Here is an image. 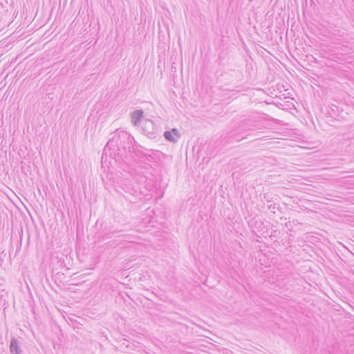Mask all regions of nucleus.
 Here are the masks:
<instances>
[{
    "mask_svg": "<svg viewBox=\"0 0 354 354\" xmlns=\"http://www.w3.org/2000/svg\"><path fill=\"white\" fill-rule=\"evenodd\" d=\"M141 129L142 133L147 136L151 138L157 133L158 128L154 122L148 119H145L141 121Z\"/></svg>",
    "mask_w": 354,
    "mask_h": 354,
    "instance_id": "f257e3e1",
    "label": "nucleus"
},
{
    "mask_svg": "<svg viewBox=\"0 0 354 354\" xmlns=\"http://www.w3.org/2000/svg\"><path fill=\"white\" fill-rule=\"evenodd\" d=\"M10 354H23L20 344L17 338L12 337L10 343Z\"/></svg>",
    "mask_w": 354,
    "mask_h": 354,
    "instance_id": "f03ea898",
    "label": "nucleus"
},
{
    "mask_svg": "<svg viewBox=\"0 0 354 354\" xmlns=\"http://www.w3.org/2000/svg\"><path fill=\"white\" fill-rule=\"evenodd\" d=\"M143 116V111L142 110H136L131 114V121L133 125H141L142 118Z\"/></svg>",
    "mask_w": 354,
    "mask_h": 354,
    "instance_id": "7ed1b4c3",
    "label": "nucleus"
},
{
    "mask_svg": "<svg viewBox=\"0 0 354 354\" xmlns=\"http://www.w3.org/2000/svg\"><path fill=\"white\" fill-rule=\"evenodd\" d=\"M125 192L130 194L131 196L135 197H140V192L138 189H136L131 185H126L125 188H123Z\"/></svg>",
    "mask_w": 354,
    "mask_h": 354,
    "instance_id": "20e7f679",
    "label": "nucleus"
},
{
    "mask_svg": "<svg viewBox=\"0 0 354 354\" xmlns=\"http://www.w3.org/2000/svg\"><path fill=\"white\" fill-rule=\"evenodd\" d=\"M164 137L167 140H168L169 142H177L176 137L172 134V132H171L170 131H166L164 133Z\"/></svg>",
    "mask_w": 354,
    "mask_h": 354,
    "instance_id": "39448f33",
    "label": "nucleus"
},
{
    "mask_svg": "<svg viewBox=\"0 0 354 354\" xmlns=\"http://www.w3.org/2000/svg\"><path fill=\"white\" fill-rule=\"evenodd\" d=\"M85 250H84L83 251H84ZM77 255H78V257L80 259L81 261H85V259L86 258V255L85 256V258H84V252H82V254H80V250H79L77 251Z\"/></svg>",
    "mask_w": 354,
    "mask_h": 354,
    "instance_id": "423d86ee",
    "label": "nucleus"
},
{
    "mask_svg": "<svg viewBox=\"0 0 354 354\" xmlns=\"http://www.w3.org/2000/svg\"><path fill=\"white\" fill-rule=\"evenodd\" d=\"M171 132H172V134L175 136V137H179L180 136V134H179V132L178 131L177 129H172V130L171 131Z\"/></svg>",
    "mask_w": 354,
    "mask_h": 354,
    "instance_id": "0eeeda50",
    "label": "nucleus"
},
{
    "mask_svg": "<svg viewBox=\"0 0 354 354\" xmlns=\"http://www.w3.org/2000/svg\"><path fill=\"white\" fill-rule=\"evenodd\" d=\"M128 140H129V142H131V143L132 142V141H133L134 142H136V141H135V140H134L133 137H131V136H129V137H128Z\"/></svg>",
    "mask_w": 354,
    "mask_h": 354,
    "instance_id": "6e6552de",
    "label": "nucleus"
}]
</instances>
